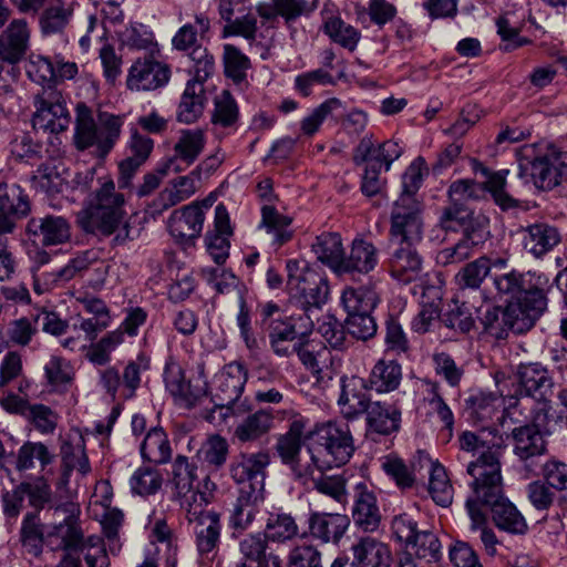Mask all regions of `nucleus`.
<instances>
[{
	"label": "nucleus",
	"instance_id": "obj_16",
	"mask_svg": "<svg viewBox=\"0 0 567 567\" xmlns=\"http://www.w3.org/2000/svg\"><path fill=\"white\" fill-rule=\"evenodd\" d=\"M206 506H195L186 509V519L195 535L197 550L200 555H209L220 543V516Z\"/></svg>",
	"mask_w": 567,
	"mask_h": 567
},
{
	"label": "nucleus",
	"instance_id": "obj_49",
	"mask_svg": "<svg viewBox=\"0 0 567 567\" xmlns=\"http://www.w3.org/2000/svg\"><path fill=\"white\" fill-rule=\"evenodd\" d=\"M429 493L432 499L442 507H447L453 501V487L443 465L431 462Z\"/></svg>",
	"mask_w": 567,
	"mask_h": 567
},
{
	"label": "nucleus",
	"instance_id": "obj_63",
	"mask_svg": "<svg viewBox=\"0 0 567 567\" xmlns=\"http://www.w3.org/2000/svg\"><path fill=\"white\" fill-rule=\"evenodd\" d=\"M450 202L467 205L470 200H478L485 195L483 184L468 178L453 182L447 190Z\"/></svg>",
	"mask_w": 567,
	"mask_h": 567
},
{
	"label": "nucleus",
	"instance_id": "obj_45",
	"mask_svg": "<svg viewBox=\"0 0 567 567\" xmlns=\"http://www.w3.org/2000/svg\"><path fill=\"white\" fill-rule=\"evenodd\" d=\"M311 247L318 260L338 275L339 264L344 255L341 236L338 233H322L316 237Z\"/></svg>",
	"mask_w": 567,
	"mask_h": 567
},
{
	"label": "nucleus",
	"instance_id": "obj_36",
	"mask_svg": "<svg viewBox=\"0 0 567 567\" xmlns=\"http://www.w3.org/2000/svg\"><path fill=\"white\" fill-rule=\"evenodd\" d=\"M364 414L369 432L388 436L400 430L401 411L393 404L373 401Z\"/></svg>",
	"mask_w": 567,
	"mask_h": 567
},
{
	"label": "nucleus",
	"instance_id": "obj_12",
	"mask_svg": "<svg viewBox=\"0 0 567 567\" xmlns=\"http://www.w3.org/2000/svg\"><path fill=\"white\" fill-rule=\"evenodd\" d=\"M34 106L32 125L35 130L58 134L69 127L71 115L66 101L55 87L43 89L37 95Z\"/></svg>",
	"mask_w": 567,
	"mask_h": 567
},
{
	"label": "nucleus",
	"instance_id": "obj_29",
	"mask_svg": "<svg viewBox=\"0 0 567 567\" xmlns=\"http://www.w3.org/2000/svg\"><path fill=\"white\" fill-rule=\"evenodd\" d=\"M480 502L491 508L492 519L498 529L513 535H524L527 533L528 525L525 517L517 507L505 497L504 491L499 493V496L494 498L487 497Z\"/></svg>",
	"mask_w": 567,
	"mask_h": 567
},
{
	"label": "nucleus",
	"instance_id": "obj_18",
	"mask_svg": "<svg viewBox=\"0 0 567 567\" xmlns=\"http://www.w3.org/2000/svg\"><path fill=\"white\" fill-rule=\"evenodd\" d=\"M31 212L28 194L18 184L3 183L0 190V235L12 234L17 221Z\"/></svg>",
	"mask_w": 567,
	"mask_h": 567
},
{
	"label": "nucleus",
	"instance_id": "obj_51",
	"mask_svg": "<svg viewBox=\"0 0 567 567\" xmlns=\"http://www.w3.org/2000/svg\"><path fill=\"white\" fill-rule=\"evenodd\" d=\"M324 33L342 48L354 51L361 39V33L354 27L346 23L339 17L329 18L324 22Z\"/></svg>",
	"mask_w": 567,
	"mask_h": 567
},
{
	"label": "nucleus",
	"instance_id": "obj_14",
	"mask_svg": "<svg viewBox=\"0 0 567 567\" xmlns=\"http://www.w3.org/2000/svg\"><path fill=\"white\" fill-rule=\"evenodd\" d=\"M270 455L266 451L240 453L229 464V475L239 489L265 492L266 470Z\"/></svg>",
	"mask_w": 567,
	"mask_h": 567
},
{
	"label": "nucleus",
	"instance_id": "obj_46",
	"mask_svg": "<svg viewBox=\"0 0 567 567\" xmlns=\"http://www.w3.org/2000/svg\"><path fill=\"white\" fill-rule=\"evenodd\" d=\"M47 385L53 392H65L73 381V370L68 360L52 355L44 364Z\"/></svg>",
	"mask_w": 567,
	"mask_h": 567
},
{
	"label": "nucleus",
	"instance_id": "obj_33",
	"mask_svg": "<svg viewBox=\"0 0 567 567\" xmlns=\"http://www.w3.org/2000/svg\"><path fill=\"white\" fill-rule=\"evenodd\" d=\"M522 234L524 249L536 258H542L561 241L558 228L548 223L528 225Z\"/></svg>",
	"mask_w": 567,
	"mask_h": 567
},
{
	"label": "nucleus",
	"instance_id": "obj_64",
	"mask_svg": "<svg viewBox=\"0 0 567 567\" xmlns=\"http://www.w3.org/2000/svg\"><path fill=\"white\" fill-rule=\"evenodd\" d=\"M287 567H322L321 553L310 544L295 546L288 554Z\"/></svg>",
	"mask_w": 567,
	"mask_h": 567
},
{
	"label": "nucleus",
	"instance_id": "obj_38",
	"mask_svg": "<svg viewBox=\"0 0 567 567\" xmlns=\"http://www.w3.org/2000/svg\"><path fill=\"white\" fill-rule=\"evenodd\" d=\"M271 409H259L244 417L234 430V439L239 443H254L267 435L274 427Z\"/></svg>",
	"mask_w": 567,
	"mask_h": 567
},
{
	"label": "nucleus",
	"instance_id": "obj_13",
	"mask_svg": "<svg viewBox=\"0 0 567 567\" xmlns=\"http://www.w3.org/2000/svg\"><path fill=\"white\" fill-rule=\"evenodd\" d=\"M494 286L497 292L505 296L509 301H522V299H547L548 278L540 272L512 270L495 276Z\"/></svg>",
	"mask_w": 567,
	"mask_h": 567
},
{
	"label": "nucleus",
	"instance_id": "obj_50",
	"mask_svg": "<svg viewBox=\"0 0 567 567\" xmlns=\"http://www.w3.org/2000/svg\"><path fill=\"white\" fill-rule=\"evenodd\" d=\"M344 110L343 102L338 97H330L315 107L309 115L301 121V131L308 136L316 134L321 124L328 118Z\"/></svg>",
	"mask_w": 567,
	"mask_h": 567
},
{
	"label": "nucleus",
	"instance_id": "obj_54",
	"mask_svg": "<svg viewBox=\"0 0 567 567\" xmlns=\"http://www.w3.org/2000/svg\"><path fill=\"white\" fill-rule=\"evenodd\" d=\"M198 375L195 378H187L182 385L181 394L175 396V401L184 408H194L208 391L207 380L204 373V364H198Z\"/></svg>",
	"mask_w": 567,
	"mask_h": 567
},
{
	"label": "nucleus",
	"instance_id": "obj_19",
	"mask_svg": "<svg viewBox=\"0 0 567 567\" xmlns=\"http://www.w3.org/2000/svg\"><path fill=\"white\" fill-rule=\"evenodd\" d=\"M351 516L353 524L365 533H373L380 527L382 514L378 497L364 482L353 487Z\"/></svg>",
	"mask_w": 567,
	"mask_h": 567
},
{
	"label": "nucleus",
	"instance_id": "obj_44",
	"mask_svg": "<svg viewBox=\"0 0 567 567\" xmlns=\"http://www.w3.org/2000/svg\"><path fill=\"white\" fill-rule=\"evenodd\" d=\"M141 455L143 460L154 464H166L171 461V443L162 427H153L146 433L141 444Z\"/></svg>",
	"mask_w": 567,
	"mask_h": 567
},
{
	"label": "nucleus",
	"instance_id": "obj_35",
	"mask_svg": "<svg viewBox=\"0 0 567 567\" xmlns=\"http://www.w3.org/2000/svg\"><path fill=\"white\" fill-rule=\"evenodd\" d=\"M303 330L298 329L296 323L277 322L272 324L269 339L274 352L279 357H288L295 352V342L305 339L313 329V320L308 316V321L302 323Z\"/></svg>",
	"mask_w": 567,
	"mask_h": 567
},
{
	"label": "nucleus",
	"instance_id": "obj_62",
	"mask_svg": "<svg viewBox=\"0 0 567 567\" xmlns=\"http://www.w3.org/2000/svg\"><path fill=\"white\" fill-rule=\"evenodd\" d=\"M344 327L352 337L359 340L374 337L378 330L372 311L347 313Z\"/></svg>",
	"mask_w": 567,
	"mask_h": 567
},
{
	"label": "nucleus",
	"instance_id": "obj_23",
	"mask_svg": "<svg viewBox=\"0 0 567 567\" xmlns=\"http://www.w3.org/2000/svg\"><path fill=\"white\" fill-rule=\"evenodd\" d=\"M171 76L169 68L156 60H137L131 66L126 85L132 91H151L164 86Z\"/></svg>",
	"mask_w": 567,
	"mask_h": 567
},
{
	"label": "nucleus",
	"instance_id": "obj_25",
	"mask_svg": "<svg viewBox=\"0 0 567 567\" xmlns=\"http://www.w3.org/2000/svg\"><path fill=\"white\" fill-rule=\"evenodd\" d=\"M419 243H398V247L391 252L388 260L390 275L409 284L421 276L423 258L416 249Z\"/></svg>",
	"mask_w": 567,
	"mask_h": 567
},
{
	"label": "nucleus",
	"instance_id": "obj_5",
	"mask_svg": "<svg viewBox=\"0 0 567 567\" xmlns=\"http://www.w3.org/2000/svg\"><path fill=\"white\" fill-rule=\"evenodd\" d=\"M286 268L290 299L305 310V321H308V316L311 317L310 312L320 309L328 300V279L318 269L300 267V262L297 260H288Z\"/></svg>",
	"mask_w": 567,
	"mask_h": 567
},
{
	"label": "nucleus",
	"instance_id": "obj_48",
	"mask_svg": "<svg viewBox=\"0 0 567 567\" xmlns=\"http://www.w3.org/2000/svg\"><path fill=\"white\" fill-rule=\"evenodd\" d=\"M54 455L42 442H25L20 446L17 454L16 470L24 472L34 467V460L40 462L42 470L52 463Z\"/></svg>",
	"mask_w": 567,
	"mask_h": 567
},
{
	"label": "nucleus",
	"instance_id": "obj_61",
	"mask_svg": "<svg viewBox=\"0 0 567 567\" xmlns=\"http://www.w3.org/2000/svg\"><path fill=\"white\" fill-rule=\"evenodd\" d=\"M408 546L414 549L419 559H424L427 563L439 561L442 557L440 539L429 530L419 532Z\"/></svg>",
	"mask_w": 567,
	"mask_h": 567
},
{
	"label": "nucleus",
	"instance_id": "obj_42",
	"mask_svg": "<svg viewBox=\"0 0 567 567\" xmlns=\"http://www.w3.org/2000/svg\"><path fill=\"white\" fill-rule=\"evenodd\" d=\"M206 102L204 84L199 81H188L182 94L177 111V121L192 124L203 114Z\"/></svg>",
	"mask_w": 567,
	"mask_h": 567
},
{
	"label": "nucleus",
	"instance_id": "obj_52",
	"mask_svg": "<svg viewBox=\"0 0 567 567\" xmlns=\"http://www.w3.org/2000/svg\"><path fill=\"white\" fill-rule=\"evenodd\" d=\"M150 369V359L140 353L137 358L130 361L124 368L122 379V389L120 398L130 400L135 396L136 390L141 385V374Z\"/></svg>",
	"mask_w": 567,
	"mask_h": 567
},
{
	"label": "nucleus",
	"instance_id": "obj_37",
	"mask_svg": "<svg viewBox=\"0 0 567 567\" xmlns=\"http://www.w3.org/2000/svg\"><path fill=\"white\" fill-rule=\"evenodd\" d=\"M261 534L272 544H287L300 535V529L291 513L277 508L268 512Z\"/></svg>",
	"mask_w": 567,
	"mask_h": 567
},
{
	"label": "nucleus",
	"instance_id": "obj_27",
	"mask_svg": "<svg viewBox=\"0 0 567 567\" xmlns=\"http://www.w3.org/2000/svg\"><path fill=\"white\" fill-rule=\"evenodd\" d=\"M379 262L377 247L363 238L353 239L349 252L343 255L339 264L338 276L349 275L354 278L357 275H368Z\"/></svg>",
	"mask_w": 567,
	"mask_h": 567
},
{
	"label": "nucleus",
	"instance_id": "obj_31",
	"mask_svg": "<svg viewBox=\"0 0 567 567\" xmlns=\"http://www.w3.org/2000/svg\"><path fill=\"white\" fill-rule=\"evenodd\" d=\"M22 489L28 498L29 505L33 508L29 513H37L40 517L41 511L45 509V515L51 516L53 509L51 507L63 502L74 501L65 493H53L52 488L44 476H38L33 481L21 482Z\"/></svg>",
	"mask_w": 567,
	"mask_h": 567
},
{
	"label": "nucleus",
	"instance_id": "obj_41",
	"mask_svg": "<svg viewBox=\"0 0 567 567\" xmlns=\"http://www.w3.org/2000/svg\"><path fill=\"white\" fill-rule=\"evenodd\" d=\"M239 121V107L227 90L220 92L214 99V110L212 112L210 122L214 128L223 130L225 134H230L237 130Z\"/></svg>",
	"mask_w": 567,
	"mask_h": 567
},
{
	"label": "nucleus",
	"instance_id": "obj_11",
	"mask_svg": "<svg viewBox=\"0 0 567 567\" xmlns=\"http://www.w3.org/2000/svg\"><path fill=\"white\" fill-rule=\"evenodd\" d=\"M423 207L416 198L399 197L392 205L390 236L398 243H421L424 223Z\"/></svg>",
	"mask_w": 567,
	"mask_h": 567
},
{
	"label": "nucleus",
	"instance_id": "obj_28",
	"mask_svg": "<svg viewBox=\"0 0 567 567\" xmlns=\"http://www.w3.org/2000/svg\"><path fill=\"white\" fill-rule=\"evenodd\" d=\"M351 553L352 563L347 567H391L393 559L389 545L373 536L359 537Z\"/></svg>",
	"mask_w": 567,
	"mask_h": 567
},
{
	"label": "nucleus",
	"instance_id": "obj_1",
	"mask_svg": "<svg viewBox=\"0 0 567 567\" xmlns=\"http://www.w3.org/2000/svg\"><path fill=\"white\" fill-rule=\"evenodd\" d=\"M53 514L45 524L37 513H25L19 529V542L32 557H40L44 547L66 554L81 550L84 533L81 526V506L78 501L63 502L51 507Z\"/></svg>",
	"mask_w": 567,
	"mask_h": 567
},
{
	"label": "nucleus",
	"instance_id": "obj_58",
	"mask_svg": "<svg viewBox=\"0 0 567 567\" xmlns=\"http://www.w3.org/2000/svg\"><path fill=\"white\" fill-rule=\"evenodd\" d=\"M209 19L200 13L195 17V23L184 24L178 29L172 42L177 50L184 51L194 47L197 42V33L204 35L209 30Z\"/></svg>",
	"mask_w": 567,
	"mask_h": 567
},
{
	"label": "nucleus",
	"instance_id": "obj_39",
	"mask_svg": "<svg viewBox=\"0 0 567 567\" xmlns=\"http://www.w3.org/2000/svg\"><path fill=\"white\" fill-rule=\"evenodd\" d=\"M402 380V368L393 360H379L370 371L367 385L377 393H389L396 390Z\"/></svg>",
	"mask_w": 567,
	"mask_h": 567
},
{
	"label": "nucleus",
	"instance_id": "obj_32",
	"mask_svg": "<svg viewBox=\"0 0 567 567\" xmlns=\"http://www.w3.org/2000/svg\"><path fill=\"white\" fill-rule=\"evenodd\" d=\"M547 303L548 300L540 298L508 301L506 310L511 331L520 334L530 330L547 309Z\"/></svg>",
	"mask_w": 567,
	"mask_h": 567
},
{
	"label": "nucleus",
	"instance_id": "obj_56",
	"mask_svg": "<svg viewBox=\"0 0 567 567\" xmlns=\"http://www.w3.org/2000/svg\"><path fill=\"white\" fill-rule=\"evenodd\" d=\"M228 454V441L219 434L208 436L198 451L203 462L215 470H219L226 464Z\"/></svg>",
	"mask_w": 567,
	"mask_h": 567
},
{
	"label": "nucleus",
	"instance_id": "obj_55",
	"mask_svg": "<svg viewBox=\"0 0 567 567\" xmlns=\"http://www.w3.org/2000/svg\"><path fill=\"white\" fill-rule=\"evenodd\" d=\"M224 65L226 76L231 79L235 84L240 85L246 82L250 60L237 47L224 45Z\"/></svg>",
	"mask_w": 567,
	"mask_h": 567
},
{
	"label": "nucleus",
	"instance_id": "obj_59",
	"mask_svg": "<svg viewBox=\"0 0 567 567\" xmlns=\"http://www.w3.org/2000/svg\"><path fill=\"white\" fill-rule=\"evenodd\" d=\"M194 177L196 175L181 176L172 182V187L159 194V199L165 208L172 207L188 199L196 192Z\"/></svg>",
	"mask_w": 567,
	"mask_h": 567
},
{
	"label": "nucleus",
	"instance_id": "obj_9",
	"mask_svg": "<svg viewBox=\"0 0 567 567\" xmlns=\"http://www.w3.org/2000/svg\"><path fill=\"white\" fill-rule=\"evenodd\" d=\"M534 148H520L519 168L529 174L535 187L542 190H551L567 183V151L550 152L532 157Z\"/></svg>",
	"mask_w": 567,
	"mask_h": 567
},
{
	"label": "nucleus",
	"instance_id": "obj_40",
	"mask_svg": "<svg viewBox=\"0 0 567 567\" xmlns=\"http://www.w3.org/2000/svg\"><path fill=\"white\" fill-rule=\"evenodd\" d=\"M73 17L72 3L66 0H52L40 13L39 27L43 35L63 33Z\"/></svg>",
	"mask_w": 567,
	"mask_h": 567
},
{
	"label": "nucleus",
	"instance_id": "obj_60",
	"mask_svg": "<svg viewBox=\"0 0 567 567\" xmlns=\"http://www.w3.org/2000/svg\"><path fill=\"white\" fill-rule=\"evenodd\" d=\"M162 483L161 473L148 466L137 468L130 480L132 492L142 496L155 494L161 488Z\"/></svg>",
	"mask_w": 567,
	"mask_h": 567
},
{
	"label": "nucleus",
	"instance_id": "obj_53",
	"mask_svg": "<svg viewBox=\"0 0 567 567\" xmlns=\"http://www.w3.org/2000/svg\"><path fill=\"white\" fill-rule=\"evenodd\" d=\"M498 401V396L494 393L478 391L465 400V409L472 419L487 421L496 413Z\"/></svg>",
	"mask_w": 567,
	"mask_h": 567
},
{
	"label": "nucleus",
	"instance_id": "obj_7",
	"mask_svg": "<svg viewBox=\"0 0 567 567\" xmlns=\"http://www.w3.org/2000/svg\"><path fill=\"white\" fill-rule=\"evenodd\" d=\"M172 473L174 497L183 509L207 506L212 502L216 484L208 476L199 482L197 465L192 463L187 456H176Z\"/></svg>",
	"mask_w": 567,
	"mask_h": 567
},
{
	"label": "nucleus",
	"instance_id": "obj_34",
	"mask_svg": "<svg viewBox=\"0 0 567 567\" xmlns=\"http://www.w3.org/2000/svg\"><path fill=\"white\" fill-rule=\"evenodd\" d=\"M30 30L24 19L12 20L0 37V58L10 64L19 62L25 54Z\"/></svg>",
	"mask_w": 567,
	"mask_h": 567
},
{
	"label": "nucleus",
	"instance_id": "obj_30",
	"mask_svg": "<svg viewBox=\"0 0 567 567\" xmlns=\"http://www.w3.org/2000/svg\"><path fill=\"white\" fill-rule=\"evenodd\" d=\"M350 525L344 514L313 512L308 518L310 536L322 544H338Z\"/></svg>",
	"mask_w": 567,
	"mask_h": 567
},
{
	"label": "nucleus",
	"instance_id": "obj_4",
	"mask_svg": "<svg viewBox=\"0 0 567 567\" xmlns=\"http://www.w3.org/2000/svg\"><path fill=\"white\" fill-rule=\"evenodd\" d=\"M311 461L318 471L341 466L349 462L354 443L348 424L329 422L316 432V441L308 447Z\"/></svg>",
	"mask_w": 567,
	"mask_h": 567
},
{
	"label": "nucleus",
	"instance_id": "obj_6",
	"mask_svg": "<svg viewBox=\"0 0 567 567\" xmlns=\"http://www.w3.org/2000/svg\"><path fill=\"white\" fill-rule=\"evenodd\" d=\"M248 380L244 363L234 361L226 364L213 379L212 401L218 409H225L224 416L238 415L251 410L247 400H240Z\"/></svg>",
	"mask_w": 567,
	"mask_h": 567
},
{
	"label": "nucleus",
	"instance_id": "obj_8",
	"mask_svg": "<svg viewBox=\"0 0 567 567\" xmlns=\"http://www.w3.org/2000/svg\"><path fill=\"white\" fill-rule=\"evenodd\" d=\"M495 442L467 465V473L473 478L470 485L480 501L499 496L504 491L501 458L506 446L503 437H496Z\"/></svg>",
	"mask_w": 567,
	"mask_h": 567
},
{
	"label": "nucleus",
	"instance_id": "obj_3",
	"mask_svg": "<svg viewBox=\"0 0 567 567\" xmlns=\"http://www.w3.org/2000/svg\"><path fill=\"white\" fill-rule=\"evenodd\" d=\"M74 145L78 151L94 147V154L104 158L118 141L124 124L123 116L99 112L96 120L84 103L76 105Z\"/></svg>",
	"mask_w": 567,
	"mask_h": 567
},
{
	"label": "nucleus",
	"instance_id": "obj_22",
	"mask_svg": "<svg viewBox=\"0 0 567 567\" xmlns=\"http://www.w3.org/2000/svg\"><path fill=\"white\" fill-rule=\"evenodd\" d=\"M269 540L261 532L246 534L238 542L239 567H281L280 557L269 550Z\"/></svg>",
	"mask_w": 567,
	"mask_h": 567
},
{
	"label": "nucleus",
	"instance_id": "obj_10",
	"mask_svg": "<svg viewBox=\"0 0 567 567\" xmlns=\"http://www.w3.org/2000/svg\"><path fill=\"white\" fill-rule=\"evenodd\" d=\"M549 414L544 404L533 415L532 423L518 425L512 430L514 454L529 474H537V460L547 452V443L540 429L547 424Z\"/></svg>",
	"mask_w": 567,
	"mask_h": 567
},
{
	"label": "nucleus",
	"instance_id": "obj_47",
	"mask_svg": "<svg viewBox=\"0 0 567 567\" xmlns=\"http://www.w3.org/2000/svg\"><path fill=\"white\" fill-rule=\"evenodd\" d=\"M303 430L305 422L296 419L290 423L288 432L278 437L276 451L285 465L299 456Z\"/></svg>",
	"mask_w": 567,
	"mask_h": 567
},
{
	"label": "nucleus",
	"instance_id": "obj_43",
	"mask_svg": "<svg viewBox=\"0 0 567 567\" xmlns=\"http://www.w3.org/2000/svg\"><path fill=\"white\" fill-rule=\"evenodd\" d=\"M379 302L375 285L369 280L360 286H347L341 293V303L347 313L373 311Z\"/></svg>",
	"mask_w": 567,
	"mask_h": 567
},
{
	"label": "nucleus",
	"instance_id": "obj_24",
	"mask_svg": "<svg viewBox=\"0 0 567 567\" xmlns=\"http://www.w3.org/2000/svg\"><path fill=\"white\" fill-rule=\"evenodd\" d=\"M204 212L198 203L188 204L172 213L168 219L171 235L183 245H193L203 229Z\"/></svg>",
	"mask_w": 567,
	"mask_h": 567
},
{
	"label": "nucleus",
	"instance_id": "obj_17",
	"mask_svg": "<svg viewBox=\"0 0 567 567\" xmlns=\"http://www.w3.org/2000/svg\"><path fill=\"white\" fill-rule=\"evenodd\" d=\"M205 144L206 136L203 130H181L178 140L173 147L174 156L158 168V174L165 176L169 172L179 173L184 171L185 167L196 162L204 151Z\"/></svg>",
	"mask_w": 567,
	"mask_h": 567
},
{
	"label": "nucleus",
	"instance_id": "obj_20",
	"mask_svg": "<svg viewBox=\"0 0 567 567\" xmlns=\"http://www.w3.org/2000/svg\"><path fill=\"white\" fill-rule=\"evenodd\" d=\"M368 390L370 389L367 385L365 379L355 375L341 377L338 404L347 420H355L363 415L368 406L373 402L368 394Z\"/></svg>",
	"mask_w": 567,
	"mask_h": 567
},
{
	"label": "nucleus",
	"instance_id": "obj_26",
	"mask_svg": "<svg viewBox=\"0 0 567 567\" xmlns=\"http://www.w3.org/2000/svg\"><path fill=\"white\" fill-rule=\"evenodd\" d=\"M265 499V492L239 489L238 497L228 516V526L233 529L231 537L235 538L237 534H243L251 527Z\"/></svg>",
	"mask_w": 567,
	"mask_h": 567
},
{
	"label": "nucleus",
	"instance_id": "obj_15",
	"mask_svg": "<svg viewBox=\"0 0 567 567\" xmlns=\"http://www.w3.org/2000/svg\"><path fill=\"white\" fill-rule=\"evenodd\" d=\"M517 384L516 394L520 398H530L546 405L549 412L547 399L553 392L554 381L548 369L539 362L520 363L515 371Z\"/></svg>",
	"mask_w": 567,
	"mask_h": 567
},
{
	"label": "nucleus",
	"instance_id": "obj_57",
	"mask_svg": "<svg viewBox=\"0 0 567 567\" xmlns=\"http://www.w3.org/2000/svg\"><path fill=\"white\" fill-rule=\"evenodd\" d=\"M261 224L269 233H274L275 243L279 246L284 245L291 238V231L287 228L291 224V218L279 214L275 207L265 205L261 208Z\"/></svg>",
	"mask_w": 567,
	"mask_h": 567
},
{
	"label": "nucleus",
	"instance_id": "obj_21",
	"mask_svg": "<svg viewBox=\"0 0 567 567\" xmlns=\"http://www.w3.org/2000/svg\"><path fill=\"white\" fill-rule=\"evenodd\" d=\"M25 231L34 243L42 246L62 245L71 238L69 221L64 217L55 215L30 218Z\"/></svg>",
	"mask_w": 567,
	"mask_h": 567
},
{
	"label": "nucleus",
	"instance_id": "obj_2",
	"mask_svg": "<svg viewBox=\"0 0 567 567\" xmlns=\"http://www.w3.org/2000/svg\"><path fill=\"white\" fill-rule=\"evenodd\" d=\"M99 188L76 214L78 226L86 234L110 237L113 245L122 246L131 237V223L124 194L115 189L110 176L99 177Z\"/></svg>",
	"mask_w": 567,
	"mask_h": 567
}]
</instances>
